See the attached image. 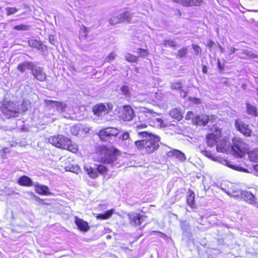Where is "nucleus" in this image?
Segmentation results:
<instances>
[{
    "mask_svg": "<svg viewBox=\"0 0 258 258\" xmlns=\"http://www.w3.org/2000/svg\"><path fill=\"white\" fill-rule=\"evenodd\" d=\"M236 50V49L234 47H230L229 48V54H233L234 53H235Z\"/></svg>",
    "mask_w": 258,
    "mask_h": 258,
    "instance_id": "obj_50",
    "label": "nucleus"
},
{
    "mask_svg": "<svg viewBox=\"0 0 258 258\" xmlns=\"http://www.w3.org/2000/svg\"><path fill=\"white\" fill-rule=\"evenodd\" d=\"M39 43L40 41L34 39H31L28 41L29 46L34 48H37Z\"/></svg>",
    "mask_w": 258,
    "mask_h": 258,
    "instance_id": "obj_40",
    "label": "nucleus"
},
{
    "mask_svg": "<svg viewBox=\"0 0 258 258\" xmlns=\"http://www.w3.org/2000/svg\"><path fill=\"white\" fill-rule=\"evenodd\" d=\"M218 67L220 70H223V67L222 66L219 60L218 61Z\"/></svg>",
    "mask_w": 258,
    "mask_h": 258,
    "instance_id": "obj_51",
    "label": "nucleus"
},
{
    "mask_svg": "<svg viewBox=\"0 0 258 258\" xmlns=\"http://www.w3.org/2000/svg\"><path fill=\"white\" fill-rule=\"evenodd\" d=\"M134 116V112L130 106H125L122 110V118L124 121H130Z\"/></svg>",
    "mask_w": 258,
    "mask_h": 258,
    "instance_id": "obj_15",
    "label": "nucleus"
},
{
    "mask_svg": "<svg viewBox=\"0 0 258 258\" xmlns=\"http://www.w3.org/2000/svg\"><path fill=\"white\" fill-rule=\"evenodd\" d=\"M131 18V14L128 12H126L116 17H113L110 18L109 23L110 25H113L124 22H130Z\"/></svg>",
    "mask_w": 258,
    "mask_h": 258,
    "instance_id": "obj_9",
    "label": "nucleus"
},
{
    "mask_svg": "<svg viewBox=\"0 0 258 258\" xmlns=\"http://www.w3.org/2000/svg\"><path fill=\"white\" fill-rule=\"evenodd\" d=\"M114 212V209H110L109 210L106 211L103 214H98V215L97 216V217L98 219H102V220L107 219H109L110 217H111V216H112V215L113 214Z\"/></svg>",
    "mask_w": 258,
    "mask_h": 258,
    "instance_id": "obj_26",
    "label": "nucleus"
},
{
    "mask_svg": "<svg viewBox=\"0 0 258 258\" xmlns=\"http://www.w3.org/2000/svg\"><path fill=\"white\" fill-rule=\"evenodd\" d=\"M36 48H37L39 50H40L42 52H43V51H44V50H46V46L45 45L42 44L40 42V43H39V44H38V46H37V47Z\"/></svg>",
    "mask_w": 258,
    "mask_h": 258,
    "instance_id": "obj_44",
    "label": "nucleus"
},
{
    "mask_svg": "<svg viewBox=\"0 0 258 258\" xmlns=\"http://www.w3.org/2000/svg\"><path fill=\"white\" fill-rule=\"evenodd\" d=\"M138 53L141 56H145L148 54V51L146 49L141 48L138 49Z\"/></svg>",
    "mask_w": 258,
    "mask_h": 258,
    "instance_id": "obj_43",
    "label": "nucleus"
},
{
    "mask_svg": "<svg viewBox=\"0 0 258 258\" xmlns=\"http://www.w3.org/2000/svg\"><path fill=\"white\" fill-rule=\"evenodd\" d=\"M162 44L165 46H169L170 47H175V42L170 40H165L163 41Z\"/></svg>",
    "mask_w": 258,
    "mask_h": 258,
    "instance_id": "obj_37",
    "label": "nucleus"
},
{
    "mask_svg": "<svg viewBox=\"0 0 258 258\" xmlns=\"http://www.w3.org/2000/svg\"><path fill=\"white\" fill-rule=\"evenodd\" d=\"M197 101H198V102L197 103H200V99H197Z\"/></svg>",
    "mask_w": 258,
    "mask_h": 258,
    "instance_id": "obj_57",
    "label": "nucleus"
},
{
    "mask_svg": "<svg viewBox=\"0 0 258 258\" xmlns=\"http://www.w3.org/2000/svg\"><path fill=\"white\" fill-rule=\"evenodd\" d=\"M192 114H193L192 112H191L190 111V112H188V113H187V114L186 115V118H188V116H189V117H190V115H192Z\"/></svg>",
    "mask_w": 258,
    "mask_h": 258,
    "instance_id": "obj_53",
    "label": "nucleus"
},
{
    "mask_svg": "<svg viewBox=\"0 0 258 258\" xmlns=\"http://www.w3.org/2000/svg\"><path fill=\"white\" fill-rule=\"evenodd\" d=\"M210 120L209 116L206 114H198L192 119L194 123L198 125H205Z\"/></svg>",
    "mask_w": 258,
    "mask_h": 258,
    "instance_id": "obj_14",
    "label": "nucleus"
},
{
    "mask_svg": "<svg viewBox=\"0 0 258 258\" xmlns=\"http://www.w3.org/2000/svg\"><path fill=\"white\" fill-rule=\"evenodd\" d=\"M18 182L22 186H31L33 185L31 179L25 175L20 177Z\"/></svg>",
    "mask_w": 258,
    "mask_h": 258,
    "instance_id": "obj_20",
    "label": "nucleus"
},
{
    "mask_svg": "<svg viewBox=\"0 0 258 258\" xmlns=\"http://www.w3.org/2000/svg\"><path fill=\"white\" fill-rule=\"evenodd\" d=\"M65 169L67 171L78 173L80 171V168L78 166H66Z\"/></svg>",
    "mask_w": 258,
    "mask_h": 258,
    "instance_id": "obj_33",
    "label": "nucleus"
},
{
    "mask_svg": "<svg viewBox=\"0 0 258 258\" xmlns=\"http://www.w3.org/2000/svg\"><path fill=\"white\" fill-rule=\"evenodd\" d=\"M250 160L254 162H258V149H254L248 153Z\"/></svg>",
    "mask_w": 258,
    "mask_h": 258,
    "instance_id": "obj_30",
    "label": "nucleus"
},
{
    "mask_svg": "<svg viewBox=\"0 0 258 258\" xmlns=\"http://www.w3.org/2000/svg\"><path fill=\"white\" fill-rule=\"evenodd\" d=\"M71 132L74 135H77L78 134V131L77 127H73L71 128Z\"/></svg>",
    "mask_w": 258,
    "mask_h": 258,
    "instance_id": "obj_48",
    "label": "nucleus"
},
{
    "mask_svg": "<svg viewBox=\"0 0 258 258\" xmlns=\"http://www.w3.org/2000/svg\"><path fill=\"white\" fill-rule=\"evenodd\" d=\"M214 117V116H212L211 117V119H213V117Z\"/></svg>",
    "mask_w": 258,
    "mask_h": 258,
    "instance_id": "obj_58",
    "label": "nucleus"
},
{
    "mask_svg": "<svg viewBox=\"0 0 258 258\" xmlns=\"http://www.w3.org/2000/svg\"><path fill=\"white\" fill-rule=\"evenodd\" d=\"M192 48L194 50V51L197 54L201 53V48L198 45H195V44H193L192 45Z\"/></svg>",
    "mask_w": 258,
    "mask_h": 258,
    "instance_id": "obj_46",
    "label": "nucleus"
},
{
    "mask_svg": "<svg viewBox=\"0 0 258 258\" xmlns=\"http://www.w3.org/2000/svg\"><path fill=\"white\" fill-rule=\"evenodd\" d=\"M211 133L207 136V143L209 147H213L217 144L216 149L219 152H227L231 147L234 155L236 157H242L247 151L246 144L240 139L234 138L233 145L230 146L229 141L225 139L220 140L221 137V131L217 124H214L211 128Z\"/></svg>",
    "mask_w": 258,
    "mask_h": 258,
    "instance_id": "obj_2",
    "label": "nucleus"
},
{
    "mask_svg": "<svg viewBox=\"0 0 258 258\" xmlns=\"http://www.w3.org/2000/svg\"><path fill=\"white\" fill-rule=\"evenodd\" d=\"M118 133L119 131L117 128L107 127L101 130L98 133V136L101 140L106 141L108 138L117 136Z\"/></svg>",
    "mask_w": 258,
    "mask_h": 258,
    "instance_id": "obj_8",
    "label": "nucleus"
},
{
    "mask_svg": "<svg viewBox=\"0 0 258 258\" xmlns=\"http://www.w3.org/2000/svg\"><path fill=\"white\" fill-rule=\"evenodd\" d=\"M59 139L58 141V144H57L55 147L63 149L64 147H65V144L68 142V143L69 142V139L65 137L64 136L62 135H59Z\"/></svg>",
    "mask_w": 258,
    "mask_h": 258,
    "instance_id": "obj_28",
    "label": "nucleus"
},
{
    "mask_svg": "<svg viewBox=\"0 0 258 258\" xmlns=\"http://www.w3.org/2000/svg\"><path fill=\"white\" fill-rule=\"evenodd\" d=\"M31 74L36 79L41 82L44 81L46 78V75L43 68L35 64L31 70Z\"/></svg>",
    "mask_w": 258,
    "mask_h": 258,
    "instance_id": "obj_11",
    "label": "nucleus"
},
{
    "mask_svg": "<svg viewBox=\"0 0 258 258\" xmlns=\"http://www.w3.org/2000/svg\"><path fill=\"white\" fill-rule=\"evenodd\" d=\"M88 34V29L85 27H83L81 28L80 32V38H85Z\"/></svg>",
    "mask_w": 258,
    "mask_h": 258,
    "instance_id": "obj_36",
    "label": "nucleus"
},
{
    "mask_svg": "<svg viewBox=\"0 0 258 258\" xmlns=\"http://www.w3.org/2000/svg\"><path fill=\"white\" fill-rule=\"evenodd\" d=\"M100 159L101 162L114 168L120 167L124 163L121 156L107 148L102 150Z\"/></svg>",
    "mask_w": 258,
    "mask_h": 258,
    "instance_id": "obj_3",
    "label": "nucleus"
},
{
    "mask_svg": "<svg viewBox=\"0 0 258 258\" xmlns=\"http://www.w3.org/2000/svg\"><path fill=\"white\" fill-rule=\"evenodd\" d=\"M63 149L67 150L72 153H76L78 151V146L77 144L73 143L69 139V142H68L65 144V147Z\"/></svg>",
    "mask_w": 258,
    "mask_h": 258,
    "instance_id": "obj_21",
    "label": "nucleus"
},
{
    "mask_svg": "<svg viewBox=\"0 0 258 258\" xmlns=\"http://www.w3.org/2000/svg\"><path fill=\"white\" fill-rule=\"evenodd\" d=\"M247 113L251 115L256 116L258 114L256 107L249 103L246 104Z\"/></svg>",
    "mask_w": 258,
    "mask_h": 258,
    "instance_id": "obj_24",
    "label": "nucleus"
},
{
    "mask_svg": "<svg viewBox=\"0 0 258 258\" xmlns=\"http://www.w3.org/2000/svg\"><path fill=\"white\" fill-rule=\"evenodd\" d=\"M6 14L7 16H10L16 13L18 9L16 8L7 7L6 8Z\"/></svg>",
    "mask_w": 258,
    "mask_h": 258,
    "instance_id": "obj_35",
    "label": "nucleus"
},
{
    "mask_svg": "<svg viewBox=\"0 0 258 258\" xmlns=\"http://www.w3.org/2000/svg\"><path fill=\"white\" fill-rule=\"evenodd\" d=\"M120 91L122 95L126 97H130L132 95L133 89L129 85H124L121 87Z\"/></svg>",
    "mask_w": 258,
    "mask_h": 258,
    "instance_id": "obj_23",
    "label": "nucleus"
},
{
    "mask_svg": "<svg viewBox=\"0 0 258 258\" xmlns=\"http://www.w3.org/2000/svg\"><path fill=\"white\" fill-rule=\"evenodd\" d=\"M219 48H220V50L221 52L223 53L224 52V48L220 45H219Z\"/></svg>",
    "mask_w": 258,
    "mask_h": 258,
    "instance_id": "obj_54",
    "label": "nucleus"
},
{
    "mask_svg": "<svg viewBox=\"0 0 258 258\" xmlns=\"http://www.w3.org/2000/svg\"><path fill=\"white\" fill-rule=\"evenodd\" d=\"M236 128L242 134L245 136H250L251 135V131L248 127V125L245 123L236 120L235 123Z\"/></svg>",
    "mask_w": 258,
    "mask_h": 258,
    "instance_id": "obj_12",
    "label": "nucleus"
},
{
    "mask_svg": "<svg viewBox=\"0 0 258 258\" xmlns=\"http://www.w3.org/2000/svg\"><path fill=\"white\" fill-rule=\"evenodd\" d=\"M201 153L205 155V156L212 159L213 160L217 161L218 162L220 163L221 164L226 165L227 166L234 169L235 170H237L239 171H241L243 172H247L248 171L246 169H245L243 167H241L240 166H239L236 165H234L231 162L228 161L227 160H225L224 159H222L221 158H218V157H213L212 155V154L210 152L204 150H201Z\"/></svg>",
    "mask_w": 258,
    "mask_h": 258,
    "instance_id": "obj_4",
    "label": "nucleus"
},
{
    "mask_svg": "<svg viewBox=\"0 0 258 258\" xmlns=\"http://www.w3.org/2000/svg\"><path fill=\"white\" fill-rule=\"evenodd\" d=\"M84 169L90 177L93 178L98 176V173L104 174L107 170V168L102 165H95L94 168L86 165L84 166Z\"/></svg>",
    "mask_w": 258,
    "mask_h": 258,
    "instance_id": "obj_6",
    "label": "nucleus"
},
{
    "mask_svg": "<svg viewBox=\"0 0 258 258\" xmlns=\"http://www.w3.org/2000/svg\"><path fill=\"white\" fill-rule=\"evenodd\" d=\"M242 197L249 204H253L255 203V198L250 192L244 191L242 193Z\"/></svg>",
    "mask_w": 258,
    "mask_h": 258,
    "instance_id": "obj_22",
    "label": "nucleus"
},
{
    "mask_svg": "<svg viewBox=\"0 0 258 258\" xmlns=\"http://www.w3.org/2000/svg\"><path fill=\"white\" fill-rule=\"evenodd\" d=\"M53 39H54V37H53V36H49V40H50V42H51V43H53L52 41H53Z\"/></svg>",
    "mask_w": 258,
    "mask_h": 258,
    "instance_id": "obj_52",
    "label": "nucleus"
},
{
    "mask_svg": "<svg viewBox=\"0 0 258 258\" xmlns=\"http://www.w3.org/2000/svg\"><path fill=\"white\" fill-rule=\"evenodd\" d=\"M169 115L172 118L176 119L178 120H180L182 117L180 110L176 108L172 109L169 112Z\"/></svg>",
    "mask_w": 258,
    "mask_h": 258,
    "instance_id": "obj_25",
    "label": "nucleus"
},
{
    "mask_svg": "<svg viewBox=\"0 0 258 258\" xmlns=\"http://www.w3.org/2000/svg\"><path fill=\"white\" fill-rule=\"evenodd\" d=\"M172 155L176 157L179 161L183 162L185 161L186 157L184 154L181 151L177 150H174L171 152Z\"/></svg>",
    "mask_w": 258,
    "mask_h": 258,
    "instance_id": "obj_27",
    "label": "nucleus"
},
{
    "mask_svg": "<svg viewBox=\"0 0 258 258\" xmlns=\"http://www.w3.org/2000/svg\"><path fill=\"white\" fill-rule=\"evenodd\" d=\"M187 50L186 48L184 47L182 49H180L178 51L177 57L181 58L185 56L187 53Z\"/></svg>",
    "mask_w": 258,
    "mask_h": 258,
    "instance_id": "obj_39",
    "label": "nucleus"
},
{
    "mask_svg": "<svg viewBox=\"0 0 258 258\" xmlns=\"http://www.w3.org/2000/svg\"><path fill=\"white\" fill-rule=\"evenodd\" d=\"M171 87L173 90H180L182 88V84L179 81L173 82L171 83Z\"/></svg>",
    "mask_w": 258,
    "mask_h": 258,
    "instance_id": "obj_34",
    "label": "nucleus"
},
{
    "mask_svg": "<svg viewBox=\"0 0 258 258\" xmlns=\"http://www.w3.org/2000/svg\"><path fill=\"white\" fill-rule=\"evenodd\" d=\"M60 140L59 139V135H58L57 136H52L48 138V142L52 145H53L54 146H56L57 144H58V142Z\"/></svg>",
    "mask_w": 258,
    "mask_h": 258,
    "instance_id": "obj_32",
    "label": "nucleus"
},
{
    "mask_svg": "<svg viewBox=\"0 0 258 258\" xmlns=\"http://www.w3.org/2000/svg\"><path fill=\"white\" fill-rule=\"evenodd\" d=\"M34 63L31 61H25L19 64L17 67V69L21 73L24 72L26 70L33 69Z\"/></svg>",
    "mask_w": 258,
    "mask_h": 258,
    "instance_id": "obj_17",
    "label": "nucleus"
},
{
    "mask_svg": "<svg viewBox=\"0 0 258 258\" xmlns=\"http://www.w3.org/2000/svg\"><path fill=\"white\" fill-rule=\"evenodd\" d=\"M254 174L258 175V164L255 165L253 167Z\"/></svg>",
    "mask_w": 258,
    "mask_h": 258,
    "instance_id": "obj_49",
    "label": "nucleus"
},
{
    "mask_svg": "<svg viewBox=\"0 0 258 258\" xmlns=\"http://www.w3.org/2000/svg\"><path fill=\"white\" fill-rule=\"evenodd\" d=\"M75 223L82 231H87L89 229L88 223L78 217L75 218Z\"/></svg>",
    "mask_w": 258,
    "mask_h": 258,
    "instance_id": "obj_18",
    "label": "nucleus"
},
{
    "mask_svg": "<svg viewBox=\"0 0 258 258\" xmlns=\"http://www.w3.org/2000/svg\"><path fill=\"white\" fill-rule=\"evenodd\" d=\"M44 104L50 108H55L59 112H64L66 108V105L64 103L50 100H45Z\"/></svg>",
    "mask_w": 258,
    "mask_h": 258,
    "instance_id": "obj_10",
    "label": "nucleus"
},
{
    "mask_svg": "<svg viewBox=\"0 0 258 258\" xmlns=\"http://www.w3.org/2000/svg\"><path fill=\"white\" fill-rule=\"evenodd\" d=\"M35 189L36 192L40 195H50V192L49 191V188L46 185H39L38 184H37L36 185H35Z\"/></svg>",
    "mask_w": 258,
    "mask_h": 258,
    "instance_id": "obj_19",
    "label": "nucleus"
},
{
    "mask_svg": "<svg viewBox=\"0 0 258 258\" xmlns=\"http://www.w3.org/2000/svg\"><path fill=\"white\" fill-rule=\"evenodd\" d=\"M214 44V42L211 40L207 41V46L210 48H212Z\"/></svg>",
    "mask_w": 258,
    "mask_h": 258,
    "instance_id": "obj_47",
    "label": "nucleus"
},
{
    "mask_svg": "<svg viewBox=\"0 0 258 258\" xmlns=\"http://www.w3.org/2000/svg\"><path fill=\"white\" fill-rule=\"evenodd\" d=\"M125 59L127 61L131 62H135L137 60V57L130 53H127L125 55Z\"/></svg>",
    "mask_w": 258,
    "mask_h": 258,
    "instance_id": "obj_38",
    "label": "nucleus"
},
{
    "mask_svg": "<svg viewBox=\"0 0 258 258\" xmlns=\"http://www.w3.org/2000/svg\"><path fill=\"white\" fill-rule=\"evenodd\" d=\"M178 13L179 16L181 15V13H180V12L179 10H178Z\"/></svg>",
    "mask_w": 258,
    "mask_h": 258,
    "instance_id": "obj_56",
    "label": "nucleus"
},
{
    "mask_svg": "<svg viewBox=\"0 0 258 258\" xmlns=\"http://www.w3.org/2000/svg\"><path fill=\"white\" fill-rule=\"evenodd\" d=\"M184 7L200 6L203 3V0H172Z\"/></svg>",
    "mask_w": 258,
    "mask_h": 258,
    "instance_id": "obj_13",
    "label": "nucleus"
},
{
    "mask_svg": "<svg viewBox=\"0 0 258 258\" xmlns=\"http://www.w3.org/2000/svg\"><path fill=\"white\" fill-rule=\"evenodd\" d=\"M107 238H110V236H109V235H107Z\"/></svg>",
    "mask_w": 258,
    "mask_h": 258,
    "instance_id": "obj_59",
    "label": "nucleus"
},
{
    "mask_svg": "<svg viewBox=\"0 0 258 258\" xmlns=\"http://www.w3.org/2000/svg\"><path fill=\"white\" fill-rule=\"evenodd\" d=\"M130 135L127 132H123L122 135L119 137L120 139L123 140H127L129 138Z\"/></svg>",
    "mask_w": 258,
    "mask_h": 258,
    "instance_id": "obj_45",
    "label": "nucleus"
},
{
    "mask_svg": "<svg viewBox=\"0 0 258 258\" xmlns=\"http://www.w3.org/2000/svg\"><path fill=\"white\" fill-rule=\"evenodd\" d=\"M180 227L183 232H188L190 231V225L185 221H182L181 222Z\"/></svg>",
    "mask_w": 258,
    "mask_h": 258,
    "instance_id": "obj_31",
    "label": "nucleus"
},
{
    "mask_svg": "<svg viewBox=\"0 0 258 258\" xmlns=\"http://www.w3.org/2000/svg\"><path fill=\"white\" fill-rule=\"evenodd\" d=\"M130 224L135 227L140 226L142 223L146 219V216L135 212L127 214Z\"/></svg>",
    "mask_w": 258,
    "mask_h": 258,
    "instance_id": "obj_7",
    "label": "nucleus"
},
{
    "mask_svg": "<svg viewBox=\"0 0 258 258\" xmlns=\"http://www.w3.org/2000/svg\"><path fill=\"white\" fill-rule=\"evenodd\" d=\"M2 111L8 118L17 117L19 113V107L14 102H9L6 106L2 107Z\"/></svg>",
    "mask_w": 258,
    "mask_h": 258,
    "instance_id": "obj_5",
    "label": "nucleus"
},
{
    "mask_svg": "<svg viewBox=\"0 0 258 258\" xmlns=\"http://www.w3.org/2000/svg\"><path fill=\"white\" fill-rule=\"evenodd\" d=\"M93 111L94 115L99 117H102L107 113V109L105 105L100 104L93 107Z\"/></svg>",
    "mask_w": 258,
    "mask_h": 258,
    "instance_id": "obj_16",
    "label": "nucleus"
},
{
    "mask_svg": "<svg viewBox=\"0 0 258 258\" xmlns=\"http://www.w3.org/2000/svg\"><path fill=\"white\" fill-rule=\"evenodd\" d=\"M207 68L205 66L203 69V72L204 73H207Z\"/></svg>",
    "mask_w": 258,
    "mask_h": 258,
    "instance_id": "obj_55",
    "label": "nucleus"
},
{
    "mask_svg": "<svg viewBox=\"0 0 258 258\" xmlns=\"http://www.w3.org/2000/svg\"><path fill=\"white\" fill-rule=\"evenodd\" d=\"M37 199L40 200V199L39 198H38V197L37 198Z\"/></svg>",
    "mask_w": 258,
    "mask_h": 258,
    "instance_id": "obj_60",
    "label": "nucleus"
},
{
    "mask_svg": "<svg viewBox=\"0 0 258 258\" xmlns=\"http://www.w3.org/2000/svg\"><path fill=\"white\" fill-rule=\"evenodd\" d=\"M14 28L17 30L23 31L28 30L29 29L28 26L23 24L15 26Z\"/></svg>",
    "mask_w": 258,
    "mask_h": 258,
    "instance_id": "obj_41",
    "label": "nucleus"
},
{
    "mask_svg": "<svg viewBox=\"0 0 258 258\" xmlns=\"http://www.w3.org/2000/svg\"><path fill=\"white\" fill-rule=\"evenodd\" d=\"M187 204L191 208L194 207L195 203V193L190 190L189 191V194L187 196Z\"/></svg>",
    "mask_w": 258,
    "mask_h": 258,
    "instance_id": "obj_29",
    "label": "nucleus"
},
{
    "mask_svg": "<svg viewBox=\"0 0 258 258\" xmlns=\"http://www.w3.org/2000/svg\"><path fill=\"white\" fill-rule=\"evenodd\" d=\"M159 115L153 110L147 108H141L139 112L138 119L134 127L138 131V135L144 139L135 142V145L143 152L150 154L157 150L159 147L160 138L156 135L149 134L147 132L139 130L145 128L148 124L157 125L160 127L164 126L163 120L159 117Z\"/></svg>",
    "mask_w": 258,
    "mask_h": 258,
    "instance_id": "obj_1",
    "label": "nucleus"
},
{
    "mask_svg": "<svg viewBox=\"0 0 258 258\" xmlns=\"http://www.w3.org/2000/svg\"><path fill=\"white\" fill-rule=\"evenodd\" d=\"M116 54L114 52H111L109 55L105 58V61L110 62L112 61L115 58Z\"/></svg>",
    "mask_w": 258,
    "mask_h": 258,
    "instance_id": "obj_42",
    "label": "nucleus"
}]
</instances>
